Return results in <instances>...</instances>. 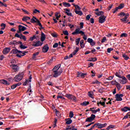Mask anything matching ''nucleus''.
Here are the masks:
<instances>
[{"instance_id": "nucleus-14", "label": "nucleus", "mask_w": 130, "mask_h": 130, "mask_svg": "<svg viewBox=\"0 0 130 130\" xmlns=\"http://www.w3.org/2000/svg\"><path fill=\"white\" fill-rule=\"evenodd\" d=\"M11 50V49L10 48H5V49L3 50V53L4 54V55H6L8 53H9V52Z\"/></svg>"}, {"instance_id": "nucleus-59", "label": "nucleus", "mask_w": 130, "mask_h": 130, "mask_svg": "<svg viewBox=\"0 0 130 130\" xmlns=\"http://www.w3.org/2000/svg\"><path fill=\"white\" fill-rule=\"evenodd\" d=\"M90 118L92 119V120H94V118H95V115L94 114H91Z\"/></svg>"}, {"instance_id": "nucleus-12", "label": "nucleus", "mask_w": 130, "mask_h": 130, "mask_svg": "<svg viewBox=\"0 0 130 130\" xmlns=\"http://www.w3.org/2000/svg\"><path fill=\"white\" fill-rule=\"evenodd\" d=\"M49 49V48L48 47V44H46L45 45V46H44V47H43V52H44V53H46L48 51Z\"/></svg>"}, {"instance_id": "nucleus-1", "label": "nucleus", "mask_w": 130, "mask_h": 130, "mask_svg": "<svg viewBox=\"0 0 130 130\" xmlns=\"http://www.w3.org/2000/svg\"><path fill=\"white\" fill-rule=\"evenodd\" d=\"M52 73L51 75H49V77H54V78H57L60 75H61V73H62V70L60 69L58 71H52Z\"/></svg>"}, {"instance_id": "nucleus-51", "label": "nucleus", "mask_w": 130, "mask_h": 130, "mask_svg": "<svg viewBox=\"0 0 130 130\" xmlns=\"http://www.w3.org/2000/svg\"><path fill=\"white\" fill-rule=\"evenodd\" d=\"M58 46V43H55V44H54V45H53V48H56Z\"/></svg>"}, {"instance_id": "nucleus-33", "label": "nucleus", "mask_w": 130, "mask_h": 130, "mask_svg": "<svg viewBox=\"0 0 130 130\" xmlns=\"http://www.w3.org/2000/svg\"><path fill=\"white\" fill-rule=\"evenodd\" d=\"M1 26L2 27L1 30H4L6 27V24L5 23H2L1 25Z\"/></svg>"}, {"instance_id": "nucleus-46", "label": "nucleus", "mask_w": 130, "mask_h": 130, "mask_svg": "<svg viewBox=\"0 0 130 130\" xmlns=\"http://www.w3.org/2000/svg\"><path fill=\"white\" fill-rule=\"evenodd\" d=\"M20 48L21 49H25L27 48V47H26V46H24V45H22V44L21 45H20Z\"/></svg>"}, {"instance_id": "nucleus-53", "label": "nucleus", "mask_w": 130, "mask_h": 130, "mask_svg": "<svg viewBox=\"0 0 130 130\" xmlns=\"http://www.w3.org/2000/svg\"><path fill=\"white\" fill-rule=\"evenodd\" d=\"M119 10V9L118 8V7H116L114 10H113V14H115L116 12L118 11V10Z\"/></svg>"}, {"instance_id": "nucleus-40", "label": "nucleus", "mask_w": 130, "mask_h": 130, "mask_svg": "<svg viewBox=\"0 0 130 130\" xmlns=\"http://www.w3.org/2000/svg\"><path fill=\"white\" fill-rule=\"evenodd\" d=\"M124 7V5L123 4H121L118 7V8L119 9V10H121L122 9H123Z\"/></svg>"}, {"instance_id": "nucleus-5", "label": "nucleus", "mask_w": 130, "mask_h": 130, "mask_svg": "<svg viewBox=\"0 0 130 130\" xmlns=\"http://www.w3.org/2000/svg\"><path fill=\"white\" fill-rule=\"evenodd\" d=\"M66 97H67L68 99L72 100L75 103L77 102V98L71 94H69V93L66 94Z\"/></svg>"}, {"instance_id": "nucleus-24", "label": "nucleus", "mask_w": 130, "mask_h": 130, "mask_svg": "<svg viewBox=\"0 0 130 130\" xmlns=\"http://www.w3.org/2000/svg\"><path fill=\"white\" fill-rule=\"evenodd\" d=\"M62 5L66 8H69L71 6L70 3H67V2L62 3Z\"/></svg>"}, {"instance_id": "nucleus-11", "label": "nucleus", "mask_w": 130, "mask_h": 130, "mask_svg": "<svg viewBox=\"0 0 130 130\" xmlns=\"http://www.w3.org/2000/svg\"><path fill=\"white\" fill-rule=\"evenodd\" d=\"M27 27L23 26L22 25H18V30H20V31L23 32L25 30H26Z\"/></svg>"}, {"instance_id": "nucleus-44", "label": "nucleus", "mask_w": 130, "mask_h": 130, "mask_svg": "<svg viewBox=\"0 0 130 130\" xmlns=\"http://www.w3.org/2000/svg\"><path fill=\"white\" fill-rule=\"evenodd\" d=\"M97 60V59L95 57V58H91L90 59L87 60L88 61H93V62H95Z\"/></svg>"}, {"instance_id": "nucleus-29", "label": "nucleus", "mask_w": 130, "mask_h": 130, "mask_svg": "<svg viewBox=\"0 0 130 130\" xmlns=\"http://www.w3.org/2000/svg\"><path fill=\"white\" fill-rule=\"evenodd\" d=\"M115 82H116V86L117 88H118V90H120L121 88L122 87L120 84H119V83H118L116 81H115Z\"/></svg>"}, {"instance_id": "nucleus-7", "label": "nucleus", "mask_w": 130, "mask_h": 130, "mask_svg": "<svg viewBox=\"0 0 130 130\" xmlns=\"http://www.w3.org/2000/svg\"><path fill=\"white\" fill-rule=\"evenodd\" d=\"M106 16L102 15L99 18V22L101 24L104 23L106 21Z\"/></svg>"}, {"instance_id": "nucleus-43", "label": "nucleus", "mask_w": 130, "mask_h": 130, "mask_svg": "<svg viewBox=\"0 0 130 130\" xmlns=\"http://www.w3.org/2000/svg\"><path fill=\"white\" fill-rule=\"evenodd\" d=\"M122 57L124 58L125 60H127L129 58L126 54H124L122 55Z\"/></svg>"}, {"instance_id": "nucleus-55", "label": "nucleus", "mask_w": 130, "mask_h": 130, "mask_svg": "<svg viewBox=\"0 0 130 130\" xmlns=\"http://www.w3.org/2000/svg\"><path fill=\"white\" fill-rule=\"evenodd\" d=\"M91 18V15H87L86 17V19L87 21L90 20V18Z\"/></svg>"}, {"instance_id": "nucleus-52", "label": "nucleus", "mask_w": 130, "mask_h": 130, "mask_svg": "<svg viewBox=\"0 0 130 130\" xmlns=\"http://www.w3.org/2000/svg\"><path fill=\"white\" fill-rule=\"evenodd\" d=\"M71 130H78V128L77 127H75L74 125H72L71 126Z\"/></svg>"}, {"instance_id": "nucleus-45", "label": "nucleus", "mask_w": 130, "mask_h": 130, "mask_svg": "<svg viewBox=\"0 0 130 130\" xmlns=\"http://www.w3.org/2000/svg\"><path fill=\"white\" fill-rule=\"evenodd\" d=\"M39 54V52L35 53L33 54V55H32V58L33 59H35L36 58V56H38Z\"/></svg>"}, {"instance_id": "nucleus-21", "label": "nucleus", "mask_w": 130, "mask_h": 130, "mask_svg": "<svg viewBox=\"0 0 130 130\" xmlns=\"http://www.w3.org/2000/svg\"><path fill=\"white\" fill-rule=\"evenodd\" d=\"M67 120V121L66 122V124L70 125L72 123L73 120H71V118H68L65 119V120Z\"/></svg>"}, {"instance_id": "nucleus-58", "label": "nucleus", "mask_w": 130, "mask_h": 130, "mask_svg": "<svg viewBox=\"0 0 130 130\" xmlns=\"http://www.w3.org/2000/svg\"><path fill=\"white\" fill-rule=\"evenodd\" d=\"M29 81L28 80H26V81L23 83V85L24 86H26L27 85V84H29Z\"/></svg>"}, {"instance_id": "nucleus-17", "label": "nucleus", "mask_w": 130, "mask_h": 130, "mask_svg": "<svg viewBox=\"0 0 130 130\" xmlns=\"http://www.w3.org/2000/svg\"><path fill=\"white\" fill-rule=\"evenodd\" d=\"M45 39L46 35L43 32H42L41 34V41H42V42H43L44 41H45Z\"/></svg>"}, {"instance_id": "nucleus-30", "label": "nucleus", "mask_w": 130, "mask_h": 130, "mask_svg": "<svg viewBox=\"0 0 130 130\" xmlns=\"http://www.w3.org/2000/svg\"><path fill=\"white\" fill-rule=\"evenodd\" d=\"M129 118H130V112H128L125 116L123 117V119H126Z\"/></svg>"}, {"instance_id": "nucleus-48", "label": "nucleus", "mask_w": 130, "mask_h": 130, "mask_svg": "<svg viewBox=\"0 0 130 130\" xmlns=\"http://www.w3.org/2000/svg\"><path fill=\"white\" fill-rule=\"evenodd\" d=\"M53 61V58H52L49 61L47 62V64L48 65H51L52 63V61Z\"/></svg>"}, {"instance_id": "nucleus-20", "label": "nucleus", "mask_w": 130, "mask_h": 130, "mask_svg": "<svg viewBox=\"0 0 130 130\" xmlns=\"http://www.w3.org/2000/svg\"><path fill=\"white\" fill-rule=\"evenodd\" d=\"M94 14L98 16H103L104 12L103 11L95 12Z\"/></svg>"}, {"instance_id": "nucleus-49", "label": "nucleus", "mask_w": 130, "mask_h": 130, "mask_svg": "<svg viewBox=\"0 0 130 130\" xmlns=\"http://www.w3.org/2000/svg\"><path fill=\"white\" fill-rule=\"evenodd\" d=\"M128 36L127 34L126 33H122L121 34L120 37L122 38V37H127Z\"/></svg>"}, {"instance_id": "nucleus-32", "label": "nucleus", "mask_w": 130, "mask_h": 130, "mask_svg": "<svg viewBox=\"0 0 130 130\" xmlns=\"http://www.w3.org/2000/svg\"><path fill=\"white\" fill-rule=\"evenodd\" d=\"M81 38H79L78 39H76L75 40L76 45H79L80 42L81 41Z\"/></svg>"}, {"instance_id": "nucleus-6", "label": "nucleus", "mask_w": 130, "mask_h": 130, "mask_svg": "<svg viewBox=\"0 0 130 130\" xmlns=\"http://www.w3.org/2000/svg\"><path fill=\"white\" fill-rule=\"evenodd\" d=\"M119 78L120 79H119V81L121 84H124L127 83V80L124 76H122Z\"/></svg>"}, {"instance_id": "nucleus-56", "label": "nucleus", "mask_w": 130, "mask_h": 130, "mask_svg": "<svg viewBox=\"0 0 130 130\" xmlns=\"http://www.w3.org/2000/svg\"><path fill=\"white\" fill-rule=\"evenodd\" d=\"M113 49L112 48H108L107 49V52L110 53H111V51H113Z\"/></svg>"}, {"instance_id": "nucleus-42", "label": "nucleus", "mask_w": 130, "mask_h": 130, "mask_svg": "<svg viewBox=\"0 0 130 130\" xmlns=\"http://www.w3.org/2000/svg\"><path fill=\"white\" fill-rule=\"evenodd\" d=\"M17 42H16V41H12V42H9V44L10 45H16V44H17Z\"/></svg>"}, {"instance_id": "nucleus-2", "label": "nucleus", "mask_w": 130, "mask_h": 130, "mask_svg": "<svg viewBox=\"0 0 130 130\" xmlns=\"http://www.w3.org/2000/svg\"><path fill=\"white\" fill-rule=\"evenodd\" d=\"M21 31H20V29L17 30V33L15 34V37L18 38H20L21 40L23 39L24 41H26V38L25 36L21 34Z\"/></svg>"}, {"instance_id": "nucleus-28", "label": "nucleus", "mask_w": 130, "mask_h": 130, "mask_svg": "<svg viewBox=\"0 0 130 130\" xmlns=\"http://www.w3.org/2000/svg\"><path fill=\"white\" fill-rule=\"evenodd\" d=\"M79 49L80 48H79V47H77L76 50L73 52V55H75L79 51Z\"/></svg>"}, {"instance_id": "nucleus-63", "label": "nucleus", "mask_w": 130, "mask_h": 130, "mask_svg": "<svg viewBox=\"0 0 130 130\" xmlns=\"http://www.w3.org/2000/svg\"><path fill=\"white\" fill-rule=\"evenodd\" d=\"M113 77L110 76L108 78H106V80H111L113 79Z\"/></svg>"}, {"instance_id": "nucleus-47", "label": "nucleus", "mask_w": 130, "mask_h": 130, "mask_svg": "<svg viewBox=\"0 0 130 130\" xmlns=\"http://www.w3.org/2000/svg\"><path fill=\"white\" fill-rule=\"evenodd\" d=\"M12 52L13 53V54H17L18 53V50L17 49H13L12 51Z\"/></svg>"}, {"instance_id": "nucleus-57", "label": "nucleus", "mask_w": 130, "mask_h": 130, "mask_svg": "<svg viewBox=\"0 0 130 130\" xmlns=\"http://www.w3.org/2000/svg\"><path fill=\"white\" fill-rule=\"evenodd\" d=\"M93 41V39H91L90 38H88V39H87V42L89 43H92V42Z\"/></svg>"}, {"instance_id": "nucleus-39", "label": "nucleus", "mask_w": 130, "mask_h": 130, "mask_svg": "<svg viewBox=\"0 0 130 130\" xmlns=\"http://www.w3.org/2000/svg\"><path fill=\"white\" fill-rule=\"evenodd\" d=\"M74 112L73 111H70L69 113V117L72 118L74 117Z\"/></svg>"}, {"instance_id": "nucleus-64", "label": "nucleus", "mask_w": 130, "mask_h": 130, "mask_svg": "<svg viewBox=\"0 0 130 130\" xmlns=\"http://www.w3.org/2000/svg\"><path fill=\"white\" fill-rule=\"evenodd\" d=\"M126 77L128 79V80L130 81V74L127 75Z\"/></svg>"}, {"instance_id": "nucleus-62", "label": "nucleus", "mask_w": 130, "mask_h": 130, "mask_svg": "<svg viewBox=\"0 0 130 130\" xmlns=\"http://www.w3.org/2000/svg\"><path fill=\"white\" fill-rule=\"evenodd\" d=\"M106 41V37H104V38H103V39L102 40V43H105V41Z\"/></svg>"}, {"instance_id": "nucleus-8", "label": "nucleus", "mask_w": 130, "mask_h": 130, "mask_svg": "<svg viewBox=\"0 0 130 130\" xmlns=\"http://www.w3.org/2000/svg\"><path fill=\"white\" fill-rule=\"evenodd\" d=\"M95 125H96V128L99 129H102L107 125V123H105L104 124H102L101 123H96Z\"/></svg>"}, {"instance_id": "nucleus-50", "label": "nucleus", "mask_w": 130, "mask_h": 130, "mask_svg": "<svg viewBox=\"0 0 130 130\" xmlns=\"http://www.w3.org/2000/svg\"><path fill=\"white\" fill-rule=\"evenodd\" d=\"M63 34L66 36H69V35L68 30H63Z\"/></svg>"}, {"instance_id": "nucleus-37", "label": "nucleus", "mask_w": 130, "mask_h": 130, "mask_svg": "<svg viewBox=\"0 0 130 130\" xmlns=\"http://www.w3.org/2000/svg\"><path fill=\"white\" fill-rule=\"evenodd\" d=\"M5 7V8L7 7V4H4L3 3L0 1V7Z\"/></svg>"}, {"instance_id": "nucleus-60", "label": "nucleus", "mask_w": 130, "mask_h": 130, "mask_svg": "<svg viewBox=\"0 0 130 130\" xmlns=\"http://www.w3.org/2000/svg\"><path fill=\"white\" fill-rule=\"evenodd\" d=\"M93 84H99L100 83V82L98 81L97 80L94 82H92V83Z\"/></svg>"}, {"instance_id": "nucleus-19", "label": "nucleus", "mask_w": 130, "mask_h": 130, "mask_svg": "<svg viewBox=\"0 0 130 130\" xmlns=\"http://www.w3.org/2000/svg\"><path fill=\"white\" fill-rule=\"evenodd\" d=\"M115 98L116 99V101L117 102H121L122 101V98H120V96H119V94H116L115 95Z\"/></svg>"}, {"instance_id": "nucleus-13", "label": "nucleus", "mask_w": 130, "mask_h": 130, "mask_svg": "<svg viewBox=\"0 0 130 130\" xmlns=\"http://www.w3.org/2000/svg\"><path fill=\"white\" fill-rule=\"evenodd\" d=\"M87 75V73H83L81 72H77V77H81V78H85V76Z\"/></svg>"}, {"instance_id": "nucleus-25", "label": "nucleus", "mask_w": 130, "mask_h": 130, "mask_svg": "<svg viewBox=\"0 0 130 130\" xmlns=\"http://www.w3.org/2000/svg\"><path fill=\"white\" fill-rule=\"evenodd\" d=\"M29 20H30V17L28 16H24L22 18V21L24 22H27Z\"/></svg>"}, {"instance_id": "nucleus-36", "label": "nucleus", "mask_w": 130, "mask_h": 130, "mask_svg": "<svg viewBox=\"0 0 130 130\" xmlns=\"http://www.w3.org/2000/svg\"><path fill=\"white\" fill-rule=\"evenodd\" d=\"M30 22L32 23H35L37 22V20H36V19L35 18H34V16H33V18L31 19Z\"/></svg>"}, {"instance_id": "nucleus-27", "label": "nucleus", "mask_w": 130, "mask_h": 130, "mask_svg": "<svg viewBox=\"0 0 130 130\" xmlns=\"http://www.w3.org/2000/svg\"><path fill=\"white\" fill-rule=\"evenodd\" d=\"M90 104V103L89 102H84L80 104V105L82 106H87V105H89V104Z\"/></svg>"}, {"instance_id": "nucleus-61", "label": "nucleus", "mask_w": 130, "mask_h": 130, "mask_svg": "<svg viewBox=\"0 0 130 130\" xmlns=\"http://www.w3.org/2000/svg\"><path fill=\"white\" fill-rule=\"evenodd\" d=\"M19 67H14L13 68V69L15 71H17L19 70Z\"/></svg>"}, {"instance_id": "nucleus-41", "label": "nucleus", "mask_w": 130, "mask_h": 130, "mask_svg": "<svg viewBox=\"0 0 130 130\" xmlns=\"http://www.w3.org/2000/svg\"><path fill=\"white\" fill-rule=\"evenodd\" d=\"M64 13L66 14L68 16L73 17V14L71 12H64Z\"/></svg>"}, {"instance_id": "nucleus-35", "label": "nucleus", "mask_w": 130, "mask_h": 130, "mask_svg": "<svg viewBox=\"0 0 130 130\" xmlns=\"http://www.w3.org/2000/svg\"><path fill=\"white\" fill-rule=\"evenodd\" d=\"M115 127V125H110L108 127H107V130H109L111 128H113Z\"/></svg>"}, {"instance_id": "nucleus-3", "label": "nucleus", "mask_w": 130, "mask_h": 130, "mask_svg": "<svg viewBox=\"0 0 130 130\" xmlns=\"http://www.w3.org/2000/svg\"><path fill=\"white\" fill-rule=\"evenodd\" d=\"M23 75H24L23 72H22L21 73H19L18 75H17L14 78V81L15 82H17L20 81L23 78Z\"/></svg>"}, {"instance_id": "nucleus-26", "label": "nucleus", "mask_w": 130, "mask_h": 130, "mask_svg": "<svg viewBox=\"0 0 130 130\" xmlns=\"http://www.w3.org/2000/svg\"><path fill=\"white\" fill-rule=\"evenodd\" d=\"M34 18H35V19L37 20V23H38V25H39L40 27H42V24L40 22V21L39 19H38L35 16H34Z\"/></svg>"}, {"instance_id": "nucleus-34", "label": "nucleus", "mask_w": 130, "mask_h": 130, "mask_svg": "<svg viewBox=\"0 0 130 130\" xmlns=\"http://www.w3.org/2000/svg\"><path fill=\"white\" fill-rule=\"evenodd\" d=\"M118 16H121V17H125L126 16V14L124 12H121L118 15Z\"/></svg>"}, {"instance_id": "nucleus-38", "label": "nucleus", "mask_w": 130, "mask_h": 130, "mask_svg": "<svg viewBox=\"0 0 130 130\" xmlns=\"http://www.w3.org/2000/svg\"><path fill=\"white\" fill-rule=\"evenodd\" d=\"M122 112H126L128 111V107H124L123 109H121Z\"/></svg>"}, {"instance_id": "nucleus-9", "label": "nucleus", "mask_w": 130, "mask_h": 130, "mask_svg": "<svg viewBox=\"0 0 130 130\" xmlns=\"http://www.w3.org/2000/svg\"><path fill=\"white\" fill-rule=\"evenodd\" d=\"M129 16L128 13H127V15L124 16V18L120 19L121 22H123L124 23H127L129 21V20L127 19Z\"/></svg>"}, {"instance_id": "nucleus-23", "label": "nucleus", "mask_w": 130, "mask_h": 130, "mask_svg": "<svg viewBox=\"0 0 130 130\" xmlns=\"http://www.w3.org/2000/svg\"><path fill=\"white\" fill-rule=\"evenodd\" d=\"M75 13H76V14L80 16L83 15V13L82 12V11L75 10Z\"/></svg>"}, {"instance_id": "nucleus-16", "label": "nucleus", "mask_w": 130, "mask_h": 130, "mask_svg": "<svg viewBox=\"0 0 130 130\" xmlns=\"http://www.w3.org/2000/svg\"><path fill=\"white\" fill-rule=\"evenodd\" d=\"M123 74V72L121 70H119L118 72L116 73L115 76L120 78H121V77L122 76L121 75H122Z\"/></svg>"}, {"instance_id": "nucleus-54", "label": "nucleus", "mask_w": 130, "mask_h": 130, "mask_svg": "<svg viewBox=\"0 0 130 130\" xmlns=\"http://www.w3.org/2000/svg\"><path fill=\"white\" fill-rule=\"evenodd\" d=\"M51 35L53 37V38H57V35L56 33H51Z\"/></svg>"}, {"instance_id": "nucleus-22", "label": "nucleus", "mask_w": 130, "mask_h": 130, "mask_svg": "<svg viewBox=\"0 0 130 130\" xmlns=\"http://www.w3.org/2000/svg\"><path fill=\"white\" fill-rule=\"evenodd\" d=\"M21 85V83H20V82L18 83L17 84H15L12 85L11 86V88L12 89H15L16 87H17V86H20Z\"/></svg>"}, {"instance_id": "nucleus-31", "label": "nucleus", "mask_w": 130, "mask_h": 130, "mask_svg": "<svg viewBox=\"0 0 130 130\" xmlns=\"http://www.w3.org/2000/svg\"><path fill=\"white\" fill-rule=\"evenodd\" d=\"M92 121H93V119L90 117L87 118L85 120L86 122H91Z\"/></svg>"}, {"instance_id": "nucleus-4", "label": "nucleus", "mask_w": 130, "mask_h": 130, "mask_svg": "<svg viewBox=\"0 0 130 130\" xmlns=\"http://www.w3.org/2000/svg\"><path fill=\"white\" fill-rule=\"evenodd\" d=\"M78 34H81V36H85V32L83 30H81L80 28H77L75 29V31L72 33V35H76Z\"/></svg>"}, {"instance_id": "nucleus-15", "label": "nucleus", "mask_w": 130, "mask_h": 130, "mask_svg": "<svg viewBox=\"0 0 130 130\" xmlns=\"http://www.w3.org/2000/svg\"><path fill=\"white\" fill-rule=\"evenodd\" d=\"M0 83L5 85L6 86H8L10 84V83L9 82H8L7 80H5L4 79L1 80Z\"/></svg>"}, {"instance_id": "nucleus-10", "label": "nucleus", "mask_w": 130, "mask_h": 130, "mask_svg": "<svg viewBox=\"0 0 130 130\" xmlns=\"http://www.w3.org/2000/svg\"><path fill=\"white\" fill-rule=\"evenodd\" d=\"M34 43H36V44H33L32 46H34L36 47L41 46L43 44V42H41V41H37V42H34Z\"/></svg>"}, {"instance_id": "nucleus-18", "label": "nucleus", "mask_w": 130, "mask_h": 130, "mask_svg": "<svg viewBox=\"0 0 130 130\" xmlns=\"http://www.w3.org/2000/svg\"><path fill=\"white\" fill-rule=\"evenodd\" d=\"M60 67H61L60 64H57L53 68L52 71H59L58 70L60 68Z\"/></svg>"}]
</instances>
